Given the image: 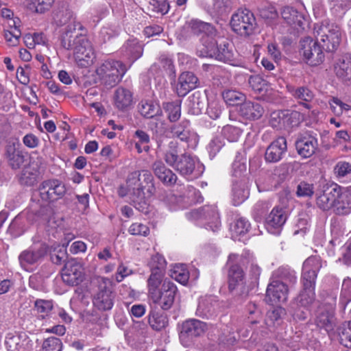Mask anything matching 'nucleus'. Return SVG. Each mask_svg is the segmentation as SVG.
Wrapping results in <instances>:
<instances>
[{"mask_svg": "<svg viewBox=\"0 0 351 351\" xmlns=\"http://www.w3.org/2000/svg\"><path fill=\"white\" fill-rule=\"evenodd\" d=\"M20 144L12 143L6 147V159L12 169H19L24 164L27 154L20 149Z\"/></svg>", "mask_w": 351, "mask_h": 351, "instance_id": "nucleus-19", "label": "nucleus"}, {"mask_svg": "<svg viewBox=\"0 0 351 351\" xmlns=\"http://www.w3.org/2000/svg\"><path fill=\"white\" fill-rule=\"evenodd\" d=\"M335 15L341 16L351 7V0H328Z\"/></svg>", "mask_w": 351, "mask_h": 351, "instance_id": "nucleus-50", "label": "nucleus"}, {"mask_svg": "<svg viewBox=\"0 0 351 351\" xmlns=\"http://www.w3.org/2000/svg\"><path fill=\"white\" fill-rule=\"evenodd\" d=\"M287 150V140L280 136L267 147L265 153V160L268 162H277L282 158Z\"/></svg>", "mask_w": 351, "mask_h": 351, "instance_id": "nucleus-18", "label": "nucleus"}, {"mask_svg": "<svg viewBox=\"0 0 351 351\" xmlns=\"http://www.w3.org/2000/svg\"><path fill=\"white\" fill-rule=\"evenodd\" d=\"M124 56L132 63L143 55V49L136 38L128 39L122 47Z\"/></svg>", "mask_w": 351, "mask_h": 351, "instance_id": "nucleus-32", "label": "nucleus"}, {"mask_svg": "<svg viewBox=\"0 0 351 351\" xmlns=\"http://www.w3.org/2000/svg\"><path fill=\"white\" fill-rule=\"evenodd\" d=\"M164 159L168 165L184 176L191 175L195 168V160L191 155L184 153L178 156L175 149L167 151Z\"/></svg>", "mask_w": 351, "mask_h": 351, "instance_id": "nucleus-8", "label": "nucleus"}, {"mask_svg": "<svg viewBox=\"0 0 351 351\" xmlns=\"http://www.w3.org/2000/svg\"><path fill=\"white\" fill-rule=\"evenodd\" d=\"M288 285L280 280H272L267 285L265 300L270 304L284 303L288 299Z\"/></svg>", "mask_w": 351, "mask_h": 351, "instance_id": "nucleus-14", "label": "nucleus"}, {"mask_svg": "<svg viewBox=\"0 0 351 351\" xmlns=\"http://www.w3.org/2000/svg\"><path fill=\"white\" fill-rule=\"evenodd\" d=\"M230 25L237 34L241 36H248L254 32L256 19L249 10L239 9L232 16Z\"/></svg>", "mask_w": 351, "mask_h": 351, "instance_id": "nucleus-9", "label": "nucleus"}, {"mask_svg": "<svg viewBox=\"0 0 351 351\" xmlns=\"http://www.w3.org/2000/svg\"><path fill=\"white\" fill-rule=\"evenodd\" d=\"M66 191V189L64 184L56 179L45 180L38 187L39 196L45 203H49L61 199Z\"/></svg>", "mask_w": 351, "mask_h": 351, "instance_id": "nucleus-11", "label": "nucleus"}, {"mask_svg": "<svg viewBox=\"0 0 351 351\" xmlns=\"http://www.w3.org/2000/svg\"><path fill=\"white\" fill-rule=\"evenodd\" d=\"M276 280L289 283V285H295L297 282V277L294 270L287 266H282L278 268L273 274Z\"/></svg>", "mask_w": 351, "mask_h": 351, "instance_id": "nucleus-43", "label": "nucleus"}, {"mask_svg": "<svg viewBox=\"0 0 351 351\" xmlns=\"http://www.w3.org/2000/svg\"><path fill=\"white\" fill-rule=\"evenodd\" d=\"M114 298L112 282L106 278H98L97 291L93 298L94 306L99 311H109L114 305Z\"/></svg>", "mask_w": 351, "mask_h": 351, "instance_id": "nucleus-6", "label": "nucleus"}, {"mask_svg": "<svg viewBox=\"0 0 351 351\" xmlns=\"http://www.w3.org/2000/svg\"><path fill=\"white\" fill-rule=\"evenodd\" d=\"M188 102L191 112L194 114H198L204 108L206 99L204 96L201 95L200 93L197 92L189 97Z\"/></svg>", "mask_w": 351, "mask_h": 351, "instance_id": "nucleus-44", "label": "nucleus"}, {"mask_svg": "<svg viewBox=\"0 0 351 351\" xmlns=\"http://www.w3.org/2000/svg\"><path fill=\"white\" fill-rule=\"evenodd\" d=\"M171 276L180 284L186 285L189 279V272L186 265H178L174 267Z\"/></svg>", "mask_w": 351, "mask_h": 351, "instance_id": "nucleus-49", "label": "nucleus"}, {"mask_svg": "<svg viewBox=\"0 0 351 351\" xmlns=\"http://www.w3.org/2000/svg\"><path fill=\"white\" fill-rule=\"evenodd\" d=\"M234 53L232 43L227 39L218 40V45L215 58L224 62H228L233 60Z\"/></svg>", "mask_w": 351, "mask_h": 351, "instance_id": "nucleus-35", "label": "nucleus"}, {"mask_svg": "<svg viewBox=\"0 0 351 351\" xmlns=\"http://www.w3.org/2000/svg\"><path fill=\"white\" fill-rule=\"evenodd\" d=\"M141 179L143 182L139 186L134 187L133 190L127 191L130 203L141 212H147V199L156 192L154 177L148 170H142Z\"/></svg>", "mask_w": 351, "mask_h": 351, "instance_id": "nucleus-4", "label": "nucleus"}, {"mask_svg": "<svg viewBox=\"0 0 351 351\" xmlns=\"http://www.w3.org/2000/svg\"><path fill=\"white\" fill-rule=\"evenodd\" d=\"M313 29L316 39L326 51L332 53L337 50L342 39V32L338 25L324 20L316 23Z\"/></svg>", "mask_w": 351, "mask_h": 351, "instance_id": "nucleus-3", "label": "nucleus"}, {"mask_svg": "<svg viewBox=\"0 0 351 351\" xmlns=\"http://www.w3.org/2000/svg\"><path fill=\"white\" fill-rule=\"evenodd\" d=\"M83 278V268L78 262L71 260L65 263L62 271V279L65 284L69 286L78 285L82 282Z\"/></svg>", "mask_w": 351, "mask_h": 351, "instance_id": "nucleus-15", "label": "nucleus"}, {"mask_svg": "<svg viewBox=\"0 0 351 351\" xmlns=\"http://www.w3.org/2000/svg\"><path fill=\"white\" fill-rule=\"evenodd\" d=\"M84 31V28L80 22L71 23L62 34L60 43L64 49L73 51L77 65L85 68L93 63L95 55Z\"/></svg>", "mask_w": 351, "mask_h": 351, "instance_id": "nucleus-1", "label": "nucleus"}, {"mask_svg": "<svg viewBox=\"0 0 351 351\" xmlns=\"http://www.w3.org/2000/svg\"><path fill=\"white\" fill-rule=\"evenodd\" d=\"M48 252V245L42 241L34 242L19 256V262L22 268L27 270L30 266L41 263Z\"/></svg>", "mask_w": 351, "mask_h": 351, "instance_id": "nucleus-10", "label": "nucleus"}, {"mask_svg": "<svg viewBox=\"0 0 351 351\" xmlns=\"http://www.w3.org/2000/svg\"><path fill=\"white\" fill-rule=\"evenodd\" d=\"M241 130L236 126L227 125L222 129L223 136L230 142H236L241 135Z\"/></svg>", "mask_w": 351, "mask_h": 351, "instance_id": "nucleus-54", "label": "nucleus"}, {"mask_svg": "<svg viewBox=\"0 0 351 351\" xmlns=\"http://www.w3.org/2000/svg\"><path fill=\"white\" fill-rule=\"evenodd\" d=\"M197 77L192 72H183L178 78L176 86L179 97H184L189 92L197 87Z\"/></svg>", "mask_w": 351, "mask_h": 351, "instance_id": "nucleus-24", "label": "nucleus"}, {"mask_svg": "<svg viewBox=\"0 0 351 351\" xmlns=\"http://www.w3.org/2000/svg\"><path fill=\"white\" fill-rule=\"evenodd\" d=\"M249 84L252 88L256 92L262 93L267 90V82L260 75H252L248 80Z\"/></svg>", "mask_w": 351, "mask_h": 351, "instance_id": "nucleus-62", "label": "nucleus"}, {"mask_svg": "<svg viewBox=\"0 0 351 351\" xmlns=\"http://www.w3.org/2000/svg\"><path fill=\"white\" fill-rule=\"evenodd\" d=\"M334 70L336 75L343 81L351 78V55H342L335 64Z\"/></svg>", "mask_w": 351, "mask_h": 351, "instance_id": "nucleus-29", "label": "nucleus"}, {"mask_svg": "<svg viewBox=\"0 0 351 351\" xmlns=\"http://www.w3.org/2000/svg\"><path fill=\"white\" fill-rule=\"evenodd\" d=\"M202 48L197 50V53L201 57L215 58L216 55L218 40H215L213 36H202L201 38Z\"/></svg>", "mask_w": 351, "mask_h": 351, "instance_id": "nucleus-41", "label": "nucleus"}, {"mask_svg": "<svg viewBox=\"0 0 351 351\" xmlns=\"http://www.w3.org/2000/svg\"><path fill=\"white\" fill-rule=\"evenodd\" d=\"M282 19L287 24L297 30L304 29V17L302 13L299 12L295 8L290 6L284 7L281 11Z\"/></svg>", "mask_w": 351, "mask_h": 351, "instance_id": "nucleus-27", "label": "nucleus"}, {"mask_svg": "<svg viewBox=\"0 0 351 351\" xmlns=\"http://www.w3.org/2000/svg\"><path fill=\"white\" fill-rule=\"evenodd\" d=\"M142 170L141 171H134L130 173L127 178L126 187L127 191L133 190L134 187L139 186L142 184L143 182V179H141Z\"/></svg>", "mask_w": 351, "mask_h": 351, "instance_id": "nucleus-63", "label": "nucleus"}, {"mask_svg": "<svg viewBox=\"0 0 351 351\" xmlns=\"http://www.w3.org/2000/svg\"><path fill=\"white\" fill-rule=\"evenodd\" d=\"M166 265L167 263L165 258L158 253L153 255L147 263L150 271L164 272H165Z\"/></svg>", "mask_w": 351, "mask_h": 351, "instance_id": "nucleus-52", "label": "nucleus"}, {"mask_svg": "<svg viewBox=\"0 0 351 351\" xmlns=\"http://www.w3.org/2000/svg\"><path fill=\"white\" fill-rule=\"evenodd\" d=\"M239 256L231 254L228 257L227 265L228 269V289L231 293L237 289H243L245 284V275L243 269L239 265Z\"/></svg>", "mask_w": 351, "mask_h": 351, "instance_id": "nucleus-13", "label": "nucleus"}, {"mask_svg": "<svg viewBox=\"0 0 351 351\" xmlns=\"http://www.w3.org/2000/svg\"><path fill=\"white\" fill-rule=\"evenodd\" d=\"M340 343L351 348V321L346 322L338 329Z\"/></svg>", "mask_w": 351, "mask_h": 351, "instance_id": "nucleus-48", "label": "nucleus"}, {"mask_svg": "<svg viewBox=\"0 0 351 351\" xmlns=\"http://www.w3.org/2000/svg\"><path fill=\"white\" fill-rule=\"evenodd\" d=\"M247 183V179L233 180L232 196L235 206L241 204L248 197L250 192Z\"/></svg>", "mask_w": 351, "mask_h": 351, "instance_id": "nucleus-33", "label": "nucleus"}, {"mask_svg": "<svg viewBox=\"0 0 351 351\" xmlns=\"http://www.w3.org/2000/svg\"><path fill=\"white\" fill-rule=\"evenodd\" d=\"M287 220L285 210L279 207H275L272 209L269 215L266 218V223L268 228H281Z\"/></svg>", "mask_w": 351, "mask_h": 351, "instance_id": "nucleus-37", "label": "nucleus"}, {"mask_svg": "<svg viewBox=\"0 0 351 351\" xmlns=\"http://www.w3.org/2000/svg\"><path fill=\"white\" fill-rule=\"evenodd\" d=\"M62 348L61 340L55 337L45 339L42 344V351H62Z\"/></svg>", "mask_w": 351, "mask_h": 351, "instance_id": "nucleus-55", "label": "nucleus"}, {"mask_svg": "<svg viewBox=\"0 0 351 351\" xmlns=\"http://www.w3.org/2000/svg\"><path fill=\"white\" fill-rule=\"evenodd\" d=\"M295 147L299 155L309 158L317 148V140L312 136H304L296 141Z\"/></svg>", "mask_w": 351, "mask_h": 351, "instance_id": "nucleus-26", "label": "nucleus"}, {"mask_svg": "<svg viewBox=\"0 0 351 351\" xmlns=\"http://www.w3.org/2000/svg\"><path fill=\"white\" fill-rule=\"evenodd\" d=\"M324 50L319 42L311 37H305L300 42V54L305 62L312 66L322 64L324 59Z\"/></svg>", "mask_w": 351, "mask_h": 351, "instance_id": "nucleus-7", "label": "nucleus"}, {"mask_svg": "<svg viewBox=\"0 0 351 351\" xmlns=\"http://www.w3.org/2000/svg\"><path fill=\"white\" fill-rule=\"evenodd\" d=\"M250 228V223L245 218L241 217L237 219L231 227V230L237 235L246 234Z\"/></svg>", "mask_w": 351, "mask_h": 351, "instance_id": "nucleus-61", "label": "nucleus"}, {"mask_svg": "<svg viewBox=\"0 0 351 351\" xmlns=\"http://www.w3.org/2000/svg\"><path fill=\"white\" fill-rule=\"evenodd\" d=\"M316 325L326 331H332L335 326L334 312L320 308L315 319Z\"/></svg>", "mask_w": 351, "mask_h": 351, "instance_id": "nucleus-40", "label": "nucleus"}, {"mask_svg": "<svg viewBox=\"0 0 351 351\" xmlns=\"http://www.w3.org/2000/svg\"><path fill=\"white\" fill-rule=\"evenodd\" d=\"M169 130L172 137L178 138L180 141L188 143L196 138V134L191 130L189 121L186 119L173 124Z\"/></svg>", "mask_w": 351, "mask_h": 351, "instance_id": "nucleus-20", "label": "nucleus"}, {"mask_svg": "<svg viewBox=\"0 0 351 351\" xmlns=\"http://www.w3.org/2000/svg\"><path fill=\"white\" fill-rule=\"evenodd\" d=\"M291 95L299 101L306 109H311V106L309 103L313 99L315 95L313 92L307 86H287Z\"/></svg>", "mask_w": 351, "mask_h": 351, "instance_id": "nucleus-28", "label": "nucleus"}, {"mask_svg": "<svg viewBox=\"0 0 351 351\" xmlns=\"http://www.w3.org/2000/svg\"><path fill=\"white\" fill-rule=\"evenodd\" d=\"M215 304V302L210 297L199 299L195 313L196 315L202 318H209L214 313Z\"/></svg>", "mask_w": 351, "mask_h": 351, "instance_id": "nucleus-42", "label": "nucleus"}, {"mask_svg": "<svg viewBox=\"0 0 351 351\" xmlns=\"http://www.w3.org/2000/svg\"><path fill=\"white\" fill-rule=\"evenodd\" d=\"M239 112L241 115L247 119H258L263 113L264 109L257 102L245 101L241 104Z\"/></svg>", "mask_w": 351, "mask_h": 351, "instance_id": "nucleus-31", "label": "nucleus"}, {"mask_svg": "<svg viewBox=\"0 0 351 351\" xmlns=\"http://www.w3.org/2000/svg\"><path fill=\"white\" fill-rule=\"evenodd\" d=\"M163 108L167 113L168 119L171 122H176L180 118V101L165 103L163 104Z\"/></svg>", "mask_w": 351, "mask_h": 351, "instance_id": "nucleus-46", "label": "nucleus"}, {"mask_svg": "<svg viewBox=\"0 0 351 351\" xmlns=\"http://www.w3.org/2000/svg\"><path fill=\"white\" fill-rule=\"evenodd\" d=\"M247 167L245 162L240 160H234L232 163V175L234 178V180H241L247 179L245 177Z\"/></svg>", "mask_w": 351, "mask_h": 351, "instance_id": "nucleus-59", "label": "nucleus"}, {"mask_svg": "<svg viewBox=\"0 0 351 351\" xmlns=\"http://www.w3.org/2000/svg\"><path fill=\"white\" fill-rule=\"evenodd\" d=\"M177 291L176 285L165 279L161 287L149 295L153 302L158 304L163 310H169L174 302Z\"/></svg>", "mask_w": 351, "mask_h": 351, "instance_id": "nucleus-12", "label": "nucleus"}, {"mask_svg": "<svg viewBox=\"0 0 351 351\" xmlns=\"http://www.w3.org/2000/svg\"><path fill=\"white\" fill-rule=\"evenodd\" d=\"M300 122V113L297 111L285 110L284 129L298 125Z\"/></svg>", "mask_w": 351, "mask_h": 351, "instance_id": "nucleus-53", "label": "nucleus"}, {"mask_svg": "<svg viewBox=\"0 0 351 351\" xmlns=\"http://www.w3.org/2000/svg\"><path fill=\"white\" fill-rule=\"evenodd\" d=\"M34 308L42 317L47 315L53 308L51 300L38 299L34 302Z\"/></svg>", "mask_w": 351, "mask_h": 351, "instance_id": "nucleus-57", "label": "nucleus"}, {"mask_svg": "<svg viewBox=\"0 0 351 351\" xmlns=\"http://www.w3.org/2000/svg\"><path fill=\"white\" fill-rule=\"evenodd\" d=\"M335 184H332L330 186L325 187L321 193L317 194L316 205L321 210L324 211L329 210L331 208L335 210Z\"/></svg>", "mask_w": 351, "mask_h": 351, "instance_id": "nucleus-21", "label": "nucleus"}, {"mask_svg": "<svg viewBox=\"0 0 351 351\" xmlns=\"http://www.w3.org/2000/svg\"><path fill=\"white\" fill-rule=\"evenodd\" d=\"M224 101L230 106H236L245 100V96L241 92L235 90H226L222 93Z\"/></svg>", "mask_w": 351, "mask_h": 351, "instance_id": "nucleus-47", "label": "nucleus"}, {"mask_svg": "<svg viewBox=\"0 0 351 351\" xmlns=\"http://www.w3.org/2000/svg\"><path fill=\"white\" fill-rule=\"evenodd\" d=\"M151 275L147 280L149 295L158 289L159 285L162 283L165 276L164 271H150Z\"/></svg>", "mask_w": 351, "mask_h": 351, "instance_id": "nucleus-51", "label": "nucleus"}, {"mask_svg": "<svg viewBox=\"0 0 351 351\" xmlns=\"http://www.w3.org/2000/svg\"><path fill=\"white\" fill-rule=\"evenodd\" d=\"M149 324L153 329L160 330L167 325V317L162 313L152 311L149 315Z\"/></svg>", "mask_w": 351, "mask_h": 351, "instance_id": "nucleus-45", "label": "nucleus"}, {"mask_svg": "<svg viewBox=\"0 0 351 351\" xmlns=\"http://www.w3.org/2000/svg\"><path fill=\"white\" fill-rule=\"evenodd\" d=\"M314 193L313 184L301 182L297 186L296 194L298 197H309Z\"/></svg>", "mask_w": 351, "mask_h": 351, "instance_id": "nucleus-64", "label": "nucleus"}, {"mask_svg": "<svg viewBox=\"0 0 351 351\" xmlns=\"http://www.w3.org/2000/svg\"><path fill=\"white\" fill-rule=\"evenodd\" d=\"M189 27L192 32L202 36H214L216 34L215 28L210 23L197 19H193L189 22Z\"/></svg>", "mask_w": 351, "mask_h": 351, "instance_id": "nucleus-39", "label": "nucleus"}, {"mask_svg": "<svg viewBox=\"0 0 351 351\" xmlns=\"http://www.w3.org/2000/svg\"><path fill=\"white\" fill-rule=\"evenodd\" d=\"M127 69L123 62L108 60L101 64L95 72L101 84L112 88L121 80Z\"/></svg>", "mask_w": 351, "mask_h": 351, "instance_id": "nucleus-5", "label": "nucleus"}, {"mask_svg": "<svg viewBox=\"0 0 351 351\" xmlns=\"http://www.w3.org/2000/svg\"><path fill=\"white\" fill-rule=\"evenodd\" d=\"M195 219L202 217L208 220L206 228L210 229L213 232L217 231L220 227V219L219 214L216 209L210 206H206L197 210H194L191 213Z\"/></svg>", "mask_w": 351, "mask_h": 351, "instance_id": "nucleus-17", "label": "nucleus"}, {"mask_svg": "<svg viewBox=\"0 0 351 351\" xmlns=\"http://www.w3.org/2000/svg\"><path fill=\"white\" fill-rule=\"evenodd\" d=\"M329 104L330 106L331 110L337 116L341 115L344 111H348L351 108L350 105L343 103L337 97H332L330 100Z\"/></svg>", "mask_w": 351, "mask_h": 351, "instance_id": "nucleus-58", "label": "nucleus"}, {"mask_svg": "<svg viewBox=\"0 0 351 351\" xmlns=\"http://www.w3.org/2000/svg\"><path fill=\"white\" fill-rule=\"evenodd\" d=\"M152 170L156 176L165 184L173 185L177 181V176L160 160L155 161L152 165Z\"/></svg>", "mask_w": 351, "mask_h": 351, "instance_id": "nucleus-25", "label": "nucleus"}, {"mask_svg": "<svg viewBox=\"0 0 351 351\" xmlns=\"http://www.w3.org/2000/svg\"><path fill=\"white\" fill-rule=\"evenodd\" d=\"M285 110L274 111L270 114V125L275 129L284 128Z\"/></svg>", "mask_w": 351, "mask_h": 351, "instance_id": "nucleus-60", "label": "nucleus"}, {"mask_svg": "<svg viewBox=\"0 0 351 351\" xmlns=\"http://www.w3.org/2000/svg\"><path fill=\"white\" fill-rule=\"evenodd\" d=\"M335 189V213L342 215L349 214L351 212V188L342 187L336 184Z\"/></svg>", "mask_w": 351, "mask_h": 351, "instance_id": "nucleus-16", "label": "nucleus"}, {"mask_svg": "<svg viewBox=\"0 0 351 351\" xmlns=\"http://www.w3.org/2000/svg\"><path fill=\"white\" fill-rule=\"evenodd\" d=\"M132 93L128 89L118 88L114 94V103L120 110H126L132 104Z\"/></svg>", "mask_w": 351, "mask_h": 351, "instance_id": "nucleus-34", "label": "nucleus"}, {"mask_svg": "<svg viewBox=\"0 0 351 351\" xmlns=\"http://www.w3.org/2000/svg\"><path fill=\"white\" fill-rule=\"evenodd\" d=\"M39 171V164L36 161L29 162L25 166L19 176V180L21 184L32 186L38 182Z\"/></svg>", "mask_w": 351, "mask_h": 351, "instance_id": "nucleus-23", "label": "nucleus"}, {"mask_svg": "<svg viewBox=\"0 0 351 351\" xmlns=\"http://www.w3.org/2000/svg\"><path fill=\"white\" fill-rule=\"evenodd\" d=\"M322 266L321 258L317 256H310L304 262L301 278L302 289L296 298L298 306L307 309L314 302L317 275Z\"/></svg>", "mask_w": 351, "mask_h": 351, "instance_id": "nucleus-2", "label": "nucleus"}, {"mask_svg": "<svg viewBox=\"0 0 351 351\" xmlns=\"http://www.w3.org/2000/svg\"><path fill=\"white\" fill-rule=\"evenodd\" d=\"M334 173L339 179L351 175V163L346 161H339L334 167Z\"/></svg>", "mask_w": 351, "mask_h": 351, "instance_id": "nucleus-56", "label": "nucleus"}, {"mask_svg": "<svg viewBox=\"0 0 351 351\" xmlns=\"http://www.w3.org/2000/svg\"><path fill=\"white\" fill-rule=\"evenodd\" d=\"M31 341L26 337L8 335L5 344L8 351H28L30 349Z\"/></svg>", "mask_w": 351, "mask_h": 351, "instance_id": "nucleus-30", "label": "nucleus"}, {"mask_svg": "<svg viewBox=\"0 0 351 351\" xmlns=\"http://www.w3.org/2000/svg\"><path fill=\"white\" fill-rule=\"evenodd\" d=\"M205 330V324L197 319H190L185 321L182 324L180 338L183 340L184 339H192L200 336L204 333Z\"/></svg>", "mask_w": 351, "mask_h": 351, "instance_id": "nucleus-22", "label": "nucleus"}, {"mask_svg": "<svg viewBox=\"0 0 351 351\" xmlns=\"http://www.w3.org/2000/svg\"><path fill=\"white\" fill-rule=\"evenodd\" d=\"M285 315L286 311L285 308L282 307L275 308L267 313L265 324L269 330H271L282 324Z\"/></svg>", "mask_w": 351, "mask_h": 351, "instance_id": "nucleus-38", "label": "nucleus"}, {"mask_svg": "<svg viewBox=\"0 0 351 351\" xmlns=\"http://www.w3.org/2000/svg\"><path fill=\"white\" fill-rule=\"evenodd\" d=\"M139 113L146 119H152L162 114L158 104L150 100H142L138 105Z\"/></svg>", "mask_w": 351, "mask_h": 351, "instance_id": "nucleus-36", "label": "nucleus"}]
</instances>
